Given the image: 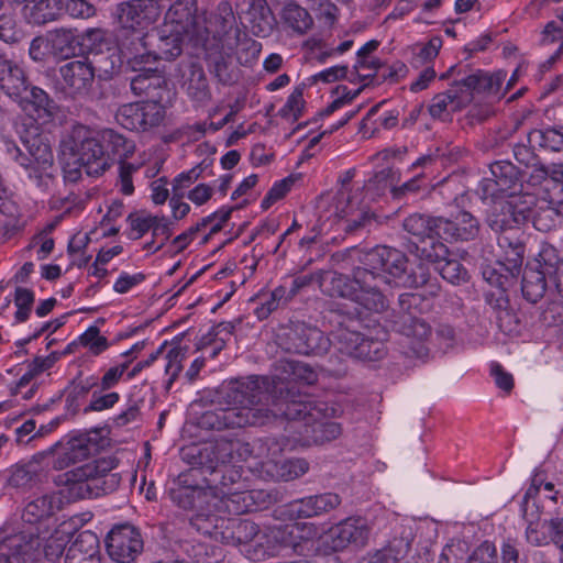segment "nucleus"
Instances as JSON below:
<instances>
[{
  "instance_id": "f257e3e1",
  "label": "nucleus",
  "mask_w": 563,
  "mask_h": 563,
  "mask_svg": "<svg viewBox=\"0 0 563 563\" xmlns=\"http://www.w3.org/2000/svg\"><path fill=\"white\" fill-rule=\"evenodd\" d=\"M63 508L59 492H49L32 498L22 511L21 519L27 530L0 529V563H11L19 555H30L41 547L43 534L49 532L51 522Z\"/></svg>"
},
{
  "instance_id": "f03ea898",
  "label": "nucleus",
  "mask_w": 563,
  "mask_h": 563,
  "mask_svg": "<svg viewBox=\"0 0 563 563\" xmlns=\"http://www.w3.org/2000/svg\"><path fill=\"white\" fill-rule=\"evenodd\" d=\"M273 420L283 417L291 421L294 430L291 448H310L324 445L342 434L339 422L328 419V408L324 404L310 400L274 401L271 408Z\"/></svg>"
},
{
  "instance_id": "7ed1b4c3",
  "label": "nucleus",
  "mask_w": 563,
  "mask_h": 563,
  "mask_svg": "<svg viewBox=\"0 0 563 563\" xmlns=\"http://www.w3.org/2000/svg\"><path fill=\"white\" fill-rule=\"evenodd\" d=\"M317 380L316 372L302 362L279 360L274 365V374L268 376H250L242 379L239 393L242 397H257L260 401L274 408V401L299 400L289 387L292 383L312 385Z\"/></svg>"
},
{
  "instance_id": "20e7f679",
  "label": "nucleus",
  "mask_w": 563,
  "mask_h": 563,
  "mask_svg": "<svg viewBox=\"0 0 563 563\" xmlns=\"http://www.w3.org/2000/svg\"><path fill=\"white\" fill-rule=\"evenodd\" d=\"M117 15L126 34L121 40V49L129 60L147 63L155 59V55L148 49V38L143 29L154 23L161 15V10L155 0H131L118 4Z\"/></svg>"
},
{
  "instance_id": "39448f33",
  "label": "nucleus",
  "mask_w": 563,
  "mask_h": 563,
  "mask_svg": "<svg viewBox=\"0 0 563 563\" xmlns=\"http://www.w3.org/2000/svg\"><path fill=\"white\" fill-rule=\"evenodd\" d=\"M242 380H238L232 387L230 397L235 406L210 410L202 415L201 424L209 429L222 430L229 428L260 427L273 421V413L268 404L258 400L257 397H242L239 387Z\"/></svg>"
},
{
  "instance_id": "423d86ee",
  "label": "nucleus",
  "mask_w": 563,
  "mask_h": 563,
  "mask_svg": "<svg viewBox=\"0 0 563 563\" xmlns=\"http://www.w3.org/2000/svg\"><path fill=\"white\" fill-rule=\"evenodd\" d=\"M18 133L27 154L9 139H3L4 152L26 172L30 180L37 187H42L45 185V178H48L47 169L53 165L51 145L34 122L23 131L18 129Z\"/></svg>"
},
{
  "instance_id": "0eeeda50",
  "label": "nucleus",
  "mask_w": 563,
  "mask_h": 563,
  "mask_svg": "<svg viewBox=\"0 0 563 563\" xmlns=\"http://www.w3.org/2000/svg\"><path fill=\"white\" fill-rule=\"evenodd\" d=\"M375 279L360 265L353 268L352 277L334 272L323 291L349 299L368 312L382 313L388 308V300L382 291L375 290Z\"/></svg>"
},
{
  "instance_id": "6e6552de",
  "label": "nucleus",
  "mask_w": 563,
  "mask_h": 563,
  "mask_svg": "<svg viewBox=\"0 0 563 563\" xmlns=\"http://www.w3.org/2000/svg\"><path fill=\"white\" fill-rule=\"evenodd\" d=\"M423 298L418 294H401L398 297V311L391 314L393 329L409 339L406 354L426 362L430 350L426 342L431 335V327L419 317V306Z\"/></svg>"
},
{
  "instance_id": "1a4fd4ad",
  "label": "nucleus",
  "mask_w": 563,
  "mask_h": 563,
  "mask_svg": "<svg viewBox=\"0 0 563 563\" xmlns=\"http://www.w3.org/2000/svg\"><path fill=\"white\" fill-rule=\"evenodd\" d=\"M69 150L74 165L84 168L88 176H100L110 168L112 162L98 137L97 130L76 125L69 135Z\"/></svg>"
},
{
  "instance_id": "9d476101",
  "label": "nucleus",
  "mask_w": 563,
  "mask_h": 563,
  "mask_svg": "<svg viewBox=\"0 0 563 563\" xmlns=\"http://www.w3.org/2000/svg\"><path fill=\"white\" fill-rule=\"evenodd\" d=\"M486 223L496 233L520 229L530 219L532 196L487 198Z\"/></svg>"
},
{
  "instance_id": "9b49d317",
  "label": "nucleus",
  "mask_w": 563,
  "mask_h": 563,
  "mask_svg": "<svg viewBox=\"0 0 563 563\" xmlns=\"http://www.w3.org/2000/svg\"><path fill=\"white\" fill-rule=\"evenodd\" d=\"M361 322L352 319L339 322L333 331V342L338 350L354 358L375 362L386 355L382 339H373L363 334L358 328Z\"/></svg>"
},
{
  "instance_id": "f8f14e48",
  "label": "nucleus",
  "mask_w": 563,
  "mask_h": 563,
  "mask_svg": "<svg viewBox=\"0 0 563 563\" xmlns=\"http://www.w3.org/2000/svg\"><path fill=\"white\" fill-rule=\"evenodd\" d=\"M169 497L179 509L191 512L189 522L196 530V519L217 516L212 507L213 494L202 485L194 483L192 473H181L178 476L177 486L169 490Z\"/></svg>"
},
{
  "instance_id": "ddd939ff",
  "label": "nucleus",
  "mask_w": 563,
  "mask_h": 563,
  "mask_svg": "<svg viewBox=\"0 0 563 563\" xmlns=\"http://www.w3.org/2000/svg\"><path fill=\"white\" fill-rule=\"evenodd\" d=\"M407 262L402 252L389 246H376L360 255L363 269L376 277V291H382L380 284L398 286V280H402L405 276Z\"/></svg>"
},
{
  "instance_id": "4468645a",
  "label": "nucleus",
  "mask_w": 563,
  "mask_h": 563,
  "mask_svg": "<svg viewBox=\"0 0 563 563\" xmlns=\"http://www.w3.org/2000/svg\"><path fill=\"white\" fill-rule=\"evenodd\" d=\"M280 346L301 355H323L332 341L317 327L306 322H290L279 336Z\"/></svg>"
},
{
  "instance_id": "2eb2a0df",
  "label": "nucleus",
  "mask_w": 563,
  "mask_h": 563,
  "mask_svg": "<svg viewBox=\"0 0 563 563\" xmlns=\"http://www.w3.org/2000/svg\"><path fill=\"white\" fill-rule=\"evenodd\" d=\"M195 521L197 531L203 536L231 543H247L260 532L258 526L247 519L225 518L219 514Z\"/></svg>"
},
{
  "instance_id": "dca6fc26",
  "label": "nucleus",
  "mask_w": 563,
  "mask_h": 563,
  "mask_svg": "<svg viewBox=\"0 0 563 563\" xmlns=\"http://www.w3.org/2000/svg\"><path fill=\"white\" fill-rule=\"evenodd\" d=\"M489 170L492 177H485L477 189L482 200L503 196H529L522 194L520 172L511 162H494Z\"/></svg>"
},
{
  "instance_id": "f3484780",
  "label": "nucleus",
  "mask_w": 563,
  "mask_h": 563,
  "mask_svg": "<svg viewBox=\"0 0 563 563\" xmlns=\"http://www.w3.org/2000/svg\"><path fill=\"white\" fill-rule=\"evenodd\" d=\"M196 0H177L165 16L166 31L186 33L195 45L207 46L209 31L203 29L197 16Z\"/></svg>"
},
{
  "instance_id": "a211bd4d",
  "label": "nucleus",
  "mask_w": 563,
  "mask_h": 563,
  "mask_svg": "<svg viewBox=\"0 0 563 563\" xmlns=\"http://www.w3.org/2000/svg\"><path fill=\"white\" fill-rule=\"evenodd\" d=\"M165 109L158 102H131L122 104L115 112V121L130 131L147 132L161 125Z\"/></svg>"
},
{
  "instance_id": "6ab92c4d",
  "label": "nucleus",
  "mask_w": 563,
  "mask_h": 563,
  "mask_svg": "<svg viewBox=\"0 0 563 563\" xmlns=\"http://www.w3.org/2000/svg\"><path fill=\"white\" fill-rule=\"evenodd\" d=\"M369 527L362 517H349L332 526L324 536L325 552L335 553L349 545L364 547L369 538Z\"/></svg>"
},
{
  "instance_id": "aec40b11",
  "label": "nucleus",
  "mask_w": 563,
  "mask_h": 563,
  "mask_svg": "<svg viewBox=\"0 0 563 563\" xmlns=\"http://www.w3.org/2000/svg\"><path fill=\"white\" fill-rule=\"evenodd\" d=\"M227 444H222L221 439L214 443L205 445H189L181 450V459L191 468L187 473H192V478L197 471L209 473L210 475L218 474L221 470L220 466L225 465V457L229 454Z\"/></svg>"
},
{
  "instance_id": "412c9836",
  "label": "nucleus",
  "mask_w": 563,
  "mask_h": 563,
  "mask_svg": "<svg viewBox=\"0 0 563 563\" xmlns=\"http://www.w3.org/2000/svg\"><path fill=\"white\" fill-rule=\"evenodd\" d=\"M106 549L111 560L131 563L143 550L140 531L128 523L115 526L106 538Z\"/></svg>"
},
{
  "instance_id": "4be33fe9",
  "label": "nucleus",
  "mask_w": 563,
  "mask_h": 563,
  "mask_svg": "<svg viewBox=\"0 0 563 563\" xmlns=\"http://www.w3.org/2000/svg\"><path fill=\"white\" fill-rule=\"evenodd\" d=\"M208 24L202 27L208 29L211 44H222V48L227 51H233L238 46L241 31L236 26V19L229 2L219 3Z\"/></svg>"
},
{
  "instance_id": "5701e85b",
  "label": "nucleus",
  "mask_w": 563,
  "mask_h": 563,
  "mask_svg": "<svg viewBox=\"0 0 563 563\" xmlns=\"http://www.w3.org/2000/svg\"><path fill=\"white\" fill-rule=\"evenodd\" d=\"M59 75L74 98L88 96L95 82V67L88 58L66 63L59 67Z\"/></svg>"
},
{
  "instance_id": "b1692460",
  "label": "nucleus",
  "mask_w": 563,
  "mask_h": 563,
  "mask_svg": "<svg viewBox=\"0 0 563 563\" xmlns=\"http://www.w3.org/2000/svg\"><path fill=\"white\" fill-rule=\"evenodd\" d=\"M308 529L313 531L314 525L310 522H295L289 525H278L268 527L258 545L263 548V554L275 556L285 549H291L294 540L298 538L299 531Z\"/></svg>"
},
{
  "instance_id": "393cba45",
  "label": "nucleus",
  "mask_w": 563,
  "mask_h": 563,
  "mask_svg": "<svg viewBox=\"0 0 563 563\" xmlns=\"http://www.w3.org/2000/svg\"><path fill=\"white\" fill-rule=\"evenodd\" d=\"M559 494L560 489H556L552 482H547L543 473L538 472L531 478V484L521 503V509L530 510L533 505L539 514L551 515L555 509Z\"/></svg>"
},
{
  "instance_id": "a878e982",
  "label": "nucleus",
  "mask_w": 563,
  "mask_h": 563,
  "mask_svg": "<svg viewBox=\"0 0 563 563\" xmlns=\"http://www.w3.org/2000/svg\"><path fill=\"white\" fill-rule=\"evenodd\" d=\"M342 503L335 493H323L295 499L287 505L288 514L294 519L319 517L336 509Z\"/></svg>"
},
{
  "instance_id": "bb28decb",
  "label": "nucleus",
  "mask_w": 563,
  "mask_h": 563,
  "mask_svg": "<svg viewBox=\"0 0 563 563\" xmlns=\"http://www.w3.org/2000/svg\"><path fill=\"white\" fill-rule=\"evenodd\" d=\"M98 451V443L87 434H79L54 451L53 467L62 471L81 462Z\"/></svg>"
},
{
  "instance_id": "cd10ccee",
  "label": "nucleus",
  "mask_w": 563,
  "mask_h": 563,
  "mask_svg": "<svg viewBox=\"0 0 563 563\" xmlns=\"http://www.w3.org/2000/svg\"><path fill=\"white\" fill-rule=\"evenodd\" d=\"M258 494L255 490H243L241 487L222 489L220 496L213 495L212 507L219 514L240 516L257 509L256 496Z\"/></svg>"
},
{
  "instance_id": "c85d7f7f",
  "label": "nucleus",
  "mask_w": 563,
  "mask_h": 563,
  "mask_svg": "<svg viewBox=\"0 0 563 563\" xmlns=\"http://www.w3.org/2000/svg\"><path fill=\"white\" fill-rule=\"evenodd\" d=\"M25 92L16 102L20 109L34 122H49L57 111L56 102L45 90L36 86L30 85Z\"/></svg>"
},
{
  "instance_id": "c756f323",
  "label": "nucleus",
  "mask_w": 563,
  "mask_h": 563,
  "mask_svg": "<svg viewBox=\"0 0 563 563\" xmlns=\"http://www.w3.org/2000/svg\"><path fill=\"white\" fill-rule=\"evenodd\" d=\"M140 73L131 80V90L136 96L147 98L148 102L162 104L167 95V80L157 68L151 66L139 69Z\"/></svg>"
},
{
  "instance_id": "7c9ffc66",
  "label": "nucleus",
  "mask_w": 563,
  "mask_h": 563,
  "mask_svg": "<svg viewBox=\"0 0 563 563\" xmlns=\"http://www.w3.org/2000/svg\"><path fill=\"white\" fill-rule=\"evenodd\" d=\"M30 85L24 68L0 54V91L16 103Z\"/></svg>"
},
{
  "instance_id": "2f4dec72",
  "label": "nucleus",
  "mask_w": 563,
  "mask_h": 563,
  "mask_svg": "<svg viewBox=\"0 0 563 563\" xmlns=\"http://www.w3.org/2000/svg\"><path fill=\"white\" fill-rule=\"evenodd\" d=\"M114 468L113 461L111 460H97L78 467V475L81 478L92 476V487H96L97 495L109 494L114 492L120 483L121 476L119 473L112 472Z\"/></svg>"
},
{
  "instance_id": "473e14b6",
  "label": "nucleus",
  "mask_w": 563,
  "mask_h": 563,
  "mask_svg": "<svg viewBox=\"0 0 563 563\" xmlns=\"http://www.w3.org/2000/svg\"><path fill=\"white\" fill-rule=\"evenodd\" d=\"M440 238L446 241H471L479 233V221L470 212L461 211L454 219L439 217Z\"/></svg>"
},
{
  "instance_id": "72a5a7b5",
  "label": "nucleus",
  "mask_w": 563,
  "mask_h": 563,
  "mask_svg": "<svg viewBox=\"0 0 563 563\" xmlns=\"http://www.w3.org/2000/svg\"><path fill=\"white\" fill-rule=\"evenodd\" d=\"M181 88L187 96L199 103H206L211 98L210 88L202 66L196 62L179 64Z\"/></svg>"
},
{
  "instance_id": "f704fd0d",
  "label": "nucleus",
  "mask_w": 563,
  "mask_h": 563,
  "mask_svg": "<svg viewBox=\"0 0 563 563\" xmlns=\"http://www.w3.org/2000/svg\"><path fill=\"white\" fill-rule=\"evenodd\" d=\"M530 218L540 232H551L563 223V198L550 196L540 200Z\"/></svg>"
},
{
  "instance_id": "c9c22d12",
  "label": "nucleus",
  "mask_w": 563,
  "mask_h": 563,
  "mask_svg": "<svg viewBox=\"0 0 563 563\" xmlns=\"http://www.w3.org/2000/svg\"><path fill=\"white\" fill-rule=\"evenodd\" d=\"M65 563H100L98 536L90 530L79 532L67 549Z\"/></svg>"
},
{
  "instance_id": "e433bc0d",
  "label": "nucleus",
  "mask_w": 563,
  "mask_h": 563,
  "mask_svg": "<svg viewBox=\"0 0 563 563\" xmlns=\"http://www.w3.org/2000/svg\"><path fill=\"white\" fill-rule=\"evenodd\" d=\"M498 234L497 243L501 251L500 260L508 264L512 272L520 273L526 251L523 233L520 229H516Z\"/></svg>"
},
{
  "instance_id": "4c0bfd02",
  "label": "nucleus",
  "mask_w": 563,
  "mask_h": 563,
  "mask_svg": "<svg viewBox=\"0 0 563 563\" xmlns=\"http://www.w3.org/2000/svg\"><path fill=\"white\" fill-rule=\"evenodd\" d=\"M279 19L283 30L292 36H303L314 25L309 11L296 2L285 4L279 13Z\"/></svg>"
},
{
  "instance_id": "58836bf2",
  "label": "nucleus",
  "mask_w": 563,
  "mask_h": 563,
  "mask_svg": "<svg viewBox=\"0 0 563 563\" xmlns=\"http://www.w3.org/2000/svg\"><path fill=\"white\" fill-rule=\"evenodd\" d=\"M206 51V59L209 70L219 82L230 85L234 81L233 71L230 68V55L224 52L222 44H211L208 37L207 46L200 45Z\"/></svg>"
},
{
  "instance_id": "ea45409f",
  "label": "nucleus",
  "mask_w": 563,
  "mask_h": 563,
  "mask_svg": "<svg viewBox=\"0 0 563 563\" xmlns=\"http://www.w3.org/2000/svg\"><path fill=\"white\" fill-rule=\"evenodd\" d=\"M409 537L393 538L378 550L367 552L358 563H398L410 550Z\"/></svg>"
},
{
  "instance_id": "a19ab883",
  "label": "nucleus",
  "mask_w": 563,
  "mask_h": 563,
  "mask_svg": "<svg viewBox=\"0 0 563 563\" xmlns=\"http://www.w3.org/2000/svg\"><path fill=\"white\" fill-rule=\"evenodd\" d=\"M522 516L527 521L525 532L526 541L533 547H545L551 541L549 519H541L543 514H539L536 506H531L530 510L521 509Z\"/></svg>"
},
{
  "instance_id": "79ce46f5",
  "label": "nucleus",
  "mask_w": 563,
  "mask_h": 563,
  "mask_svg": "<svg viewBox=\"0 0 563 563\" xmlns=\"http://www.w3.org/2000/svg\"><path fill=\"white\" fill-rule=\"evenodd\" d=\"M437 234H431L419 242H408L407 250L421 261L441 264L449 256V249Z\"/></svg>"
},
{
  "instance_id": "37998d69",
  "label": "nucleus",
  "mask_w": 563,
  "mask_h": 563,
  "mask_svg": "<svg viewBox=\"0 0 563 563\" xmlns=\"http://www.w3.org/2000/svg\"><path fill=\"white\" fill-rule=\"evenodd\" d=\"M247 18L254 35L267 37L272 34L276 19L266 0H251Z\"/></svg>"
},
{
  "instance_id": "c03bdc74",
  "label": "nucleus",
  "mask_w": 563,
  "mask_h": 563,
  "mask_svg": "<svg viewBox=\"0 0 563 563\" xmlns=\"http://www.w3.org/2000/svg\"><path fill=\"white\" fill-rule=\"evenodd\" d=\"M531 146L549 153H563V125L532 129L527 134Z\"/></svg>"
},
{
  "instance_id": "a18cd8bd",
  "label": "nucleus",
  "mask_w": 563,
  "mask_h": 563,
  "mask_svg": "<svg viewBox=\"0 0 563 563\" xmlns=\"http://www.w3.org/2000/svg\"><path fill=\"white\" fill-rule=\"evenodd\" d=\"M51 52L62 58L75 56L80 49V34L73 29H56L47 33Z\"/></svg>"
},
{
  "instance_id": "49530a36",
  "label": "nucleus",
  "mask_w": 563,
  "mask_h": 563,
  "mask_svg": "<svg viewBox=\"0 0 563 563\" xmlns=\"http://www.w3.org/2000/svg\"><path fill=\"white\" fill-rule=\"evenodd\" d=\"M62 0H31L23 7L24 19L34 25H43L59 15Z\"/></svg>"
},
{
  "instance_id": "de8ad7c7",
  "label": "nucleus",
  "mask_w": 563,
  "mask_h": 563,
  "mask_svg": "<svg viewBox=\"0 0 563 563\" xmlns=\"http://www.w3.org/2000/svg\"><path fill=\"white\" fill-rule=\"evenodd\" d=\"M97 133L109 157L112 155L121 161L133 155L135 143L124 134L113 129L97 130Z\"/></svg>"
},
{
  "instance_id": "09e8293b",
  "label": "nucleus",
  "mask_w": 563,
  "mask_h": 563,
  "mask_svg": "<svg viewBox=\"0 0 563 563\" xmlns=\"http://www.w3.org/2000/svg\"><path fill=\"white\" fill-rule=\"evenodd\" d=\"M42 468L36 461L14 465L8 477L12 488L29 490L42 482Z\"/></svg>"
},
{
  "instance_id": "8fccbe9b",
  "label": "nucleus",
  "mask_w": 563,
  "mask_h": 563,
  "mask_svg": "<svg viewBox=\"0 0 563 563\" xmlns=\"http://www.w3.org/2000/svg\"><path fill=\"white\" fill-rule=\"evenodd\" d=\"M547 275L540 271V264L528 263L522 275L521 290L530 302H538L547 290Z\"/></svg>"
},
{
  "instance_id": "3c124183",
  "label": "nucleus",
  "mask_w": 563,
  "mask_h": 563,
  "mask_svg": "<svg viewBox=\"0 0 563 563\" xmlns=\"http://www.w3.org/2000/svg\"><path fill=\"white\" fill-rule=\"evenodd\" d=\"M158 38L159 54L150 51L152 54L156 56L155 59H151L147 63L133 62L135 65H151L158 59H175L181 54V44L185 40H188V36L186 33L166 31V25L164 24L162 30L159 31Z\"/></svg>"
},
{
  "instance_id": "603ef678",
  "label": "nucleus",
  "mask_w": 563,
  "mask_h": 563,
  "mask_svg": "<svg viewBox=\"0 0 563 563\" xmlns=\"http://www.w3.org/2000/svg\"><path fill=\"white\" fill-rule=\"evenodd\" d=\"M438 220L439 217H430L420 213H413L407 217L402 222V228L412 236L409 242H419L431 234H437L440 238Z\"/></svg>"
},
{
  "instance_id": "864d4df0",
  "label": "nucleus",
  "mask_w": 563,
  "mask_h": 563,
  "mask_svg": "<svg viewBox=\"0 0 563 563\" xmlns=\"http://www.w3.org/2000/svg\"><path fill=\"white\" fill-rule=\"evenodd\" d=\"M318 529L314 526L313 531H309L308 529H302L299 531V538L294 540V544L291 550L295 554L303 556L306 559H312L319 555H329L330 553L325 552V539L320 538L317 539Z\"/></svg>"
},
{
  "instance_id": "5fc2aeb1",
  "label": "nucleus",
  "mask_w": 563,
  "mask_h": 563,
  "mask_svg": "<svg viewBox=\"0 0 563 563\" xmlns=\"http://www.w3.org/2000/svg\"><path fill=\"white\" fill-rule=\"evenodd\" d=\"M532 263L540 264V271L554 280L559 292L563 296V276L560 275L563 260L559 257L556 250L552 246L543 247Z\"/></svg>"
},
{
  "instance_id": "6e6d98bb",
  "label": "nucleus",
  "mask_w": 563,
  "mask_h": 563,
  "mask_svg": "<svg viewBox=\"0 0 563 563\" xmlns=\"http://www.w3.org/2000/svg\"><path fill=\"white\" fill-rule=\"evenodd\" d=\"M112 48L110 35L101 29H90L80 34L79 53L81 54L100 55Z\"/></svg>"
},
{
  "instance_id": "4d7b16f0",
  "label": "nucleus",
  "mask_w": 563,
  "mask_h": 563,
  "mask_svg": "<svg viewBox=\"0 0 563 563\" xmlns=\"http://www.w3.org/2000/svg\"><path fill=\"white\" fill-rule=\"evenodd\" d=\"M398 286L407 288L429 287V295L437 296L440 286L434 278L432 280L428 266L424 263H419L413 269L408 272L406 269L402 280H398Z\"/></svg>"
},
{
  "instance_id": "13d9d810",
  "label": "nucleus",
  "mask_w": 563,
  "mask_h": 563,
  "mask_svg": "<svg viewBox=\"0 0 563 563\" xmlns=\"http://www.w3.org/2000/svg\"><path fill=\"white\" fill-rule=\"evenodd\" d=\"M520 273H515L508 267V264L498 260L495 265L483 267V278L497 289H507L510 287Z\"/></svg>"
},
{
  "instance_id": "bf43d9fd",
  "label": "nucleus",
  "mask_w": 563,
  "mask_h": 563,
  "mask_svg": "<svg viewBox=\"0 0 563 563\" xmlns=\"http://www.w3.org/2000/svg\"><path fill=\"white\" fill-rule=\"evenodd\" d=\"M501 82L499 74L493 76L483 70H476L473 74L462 78V85L466 87L472 95L474 92L497 93Z\"/></svg>"
},
{
  "instance_id": "052dcab7",
  "label": "nucleus",
  "mask_w": 563,
  "mask_h": 563,
  "mask_svg": "<svg viewBox=\"0 0 563 563\" xmlns=\"http://www.w3.org/2000/svg\"><path fill=\"white\" fill-rule=\"evenodd\" d=\"M98 386V377L89 376L81 379H75L66 389V406L76 412L79 409L80 402L87 395Z\"/></svg>"
},
{
  "instance_id": "680f3d73",
  "label": "nucleus",
  "mask_w": 563,
  "mask_h": 563,
  "mask_svg": "<svg viewBox=\"0 0 563 563\" xmlns=\"http://www.w3.org/2000/svg\"><path fill=\"white\" fill-rule=\"evenodd\" d=\"M288 301L287 288L285 286H278L272 292L262 297V301L260 306L255 308L254 314L258 320H265L273 311L286 305Z\"/></svg>"
},
{
  "instance_id": "e2e57ef3",
  "label": "nucleus",
  "mask_w": 563,
  "mask_h": 563,
  "mask_svg": "<svg viewBox=\"0 0 563 563\" xmlns=\"http://www.w3.org/2000/svg\"><path fill=\"white\" fill-rule=\"evenodd\" d=\"M341 217L344 219L343 230L346 233H356L367 229L374 221V214L365 209L354 210L352 207L341 210Z\"/></svg>"
},
{
  "instance_id": "0e129e2a",
  "label": "nucleus",
  "mask_w": 563,
  "mask_h": 563,
  "mask_svg": "<svg viewBox=\"0 0 563 563\" xmlns=\"http://www.w3.org/2000/svg\"><path fill=\"white\" fill-rule=\"evenodd\" d=\"M185 550L191 560L188 563H220L218 556L221 554V549L219 548L203 542H188Z\"/></svg>"
},
{
  "instance_id": "69168bd1",
  "label": "nucleus",
  "mask_w": 563,
  "mask_h": 563,
  "mask_svg": "<svg viewBox=\"0 0 563 563\" xmlns=\"http://www.w3.org/2000/svg\"><path fill=\"white\" fill-rule=\"evenodd\" d=\"M442 40L439 36L430 38L426 44H417L412 48L411 65L419 68L432 62L439 54Z\"/></svg>"
},
{
  "instance_id": "338daca9",
  "label": "nucleus",
  "mask_w": 563,
  "mask_h": 563,
  "mask_svg": "<svg viewBox=\"0 0 563 563\" xmlns=\"http://www.w3.org/2000/svg\"><path fill=\"white\" fill-rule=\"evenodd\" d=\"M144 400L142 398L130 397L125 408L112 418V426L123 428L132 423L142 421V407Z\"/></svg>"
},
{
  "instance_id": "774afa93",
  "label": "nucleus",
  "mask_w": 563,
  "mask_h": 563,
  "mask_svg": "<svg viewBox=\"0 0 563 563\" xmlns=\"http://www.w3.org/2000/svg\"><path fill=\"white\" fill-rule=\"evenodd\" d=\"M62 553L63 549L59 544L54 547L52 543H48L44 547L43 551L41 550V547H38L30 555L21 553V555L11 563H55V561L60 558Z\"/></svg>"
}]
</instances>
